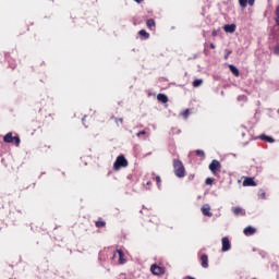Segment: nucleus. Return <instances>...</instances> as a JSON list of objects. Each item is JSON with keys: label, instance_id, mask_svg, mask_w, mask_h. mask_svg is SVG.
<instances>
[{"label": "nucleus", "instance_id": "nucleus-20", "mask_svg": "<svg viewBox=\"0 0 279 279\" xmlns=\"http://www.w3.org/2000/svg\"><path fill=\"white\" fill-rule=\"evenodd\" d=\"M241 8H247V0H239Z\"/></svg>", "mask_w": 279, "mask_h": 279}, {"label": "nucleus", "instance_id": "nucleus-21", "mask_svg": "<svg viewBox=\"0 0 279 279\" xmlns=\"http://www.w3.org/2000/svg\"><path fill=\"white\" fill-rule=\"evenodd\" d=\"M104 226H106L105 221H97L96 222V228H104Z\"/></svg>", "mask_w": 279, "mask_h": 279}, {"label": "nucleus", "instance_id": "nucleus-23", "mask_svg": "<svg viewBox=\"0 0 279 279\" xmlns=\"http://www.w3.org/2000/svg\"><path fill=\"white\" fill-rule=\"evenodd\" d=\"M196 155L201 156V158H204L205 156L204 150H196Z\"/></svg>", "mask_w": 279, "mask_h": 279}, {"label": "nucleus", "instance_id": "nucleus-5", "mask_svg": "<svg viewBox=\"0 0 279 279\" xmlns=\"http://www.w3.org/2000/svg\"><path fill=\"white\" fill-rule=\"evenodd\" d=\"M225 32H227V34H234V32H236V25L235 24H227L223 26Z\"/></svg>", "mask_w": 279, "mask_h": 279}, {"label": "nucleus", "instance_id": "nucleus-28", "mask_svg": "<svg viewBox=\"0 0 279 279\" xmlns=\"http://www.w3.org/2000/svg\"><path fill=\"white\" fill-rule=\"evenodd\" d=\"M256 0H248V5H254V2H255Z\"/></svg>", "mask_w": 279, "mask_h": 279}, {"label": "nucleus", "instance_id": "nucleus-8", "mask_svg": "<svg viewBox=\"0 0 279 279\" xmlns=\"http://www.w3.org/2000/svg\"><path fill=\"white\" fill-rule=\"evenodd\" d=\"M202 213L205 215V217H211L213 213H210V205H204L202 207Z\"/></svg>", "mask_w": 279, "mask_h": 279}, {"label": "nucleus", "instance_id": "nucleus-4", "mask_svg": "<svg viewBox=\"0 0 279 279\" xmlns=\"http://www.w3.org/2000/svg\"><path fill=\"white\" fill-rule=\"evenodd\" d=\"M150 271L151 274H154L155 276H162V274H165V268L158 266V265H153L150 267Z\"/></svg>", "mask_w": 279, "mask_h": 279}, {"label": "nucleus", "instance_id": "nucleus-24", "mask_svg": "<svg viewBox=\"0 0 279 279\" xmlns=\"http://www.w3.org/2000/svg\"><path fill=\"white\" fill-rule=\"evenodd\" d=\"M189 114H190V111H189V109H186V110L183 112V117H184L185 119H187V118H189Z\"/></svg>", "mask_w": 279, "mask_h": 279}, {"label": "nucleus", "instance_id": "nucleus-33", "mask_svg": "<svg viewBox=\"0 0 279 279\" xmlns=\"http://www.w3.org/2000/svg\"><path fill=\"white\" fill-rule=\"evenodd\" d=\"M134 1H136V3H142L143 0H134Z\"/></svg>", "mask_w": 279, "mask_h": 279}, {"label": "nucleus", "instance_id": "nucleus-1", "mask_svg": "<svg viewBox=\"0 0 279 279\" xmlns=\"http://www.w3.org/2000/svg\"><path fill=\"white\" fill-rule=\"evenodd\" d=\"M173 169L177 178H184V175H186V170L184 169V165L182 161H180V159L173 160Z\"/></svg>", "mask_w": 279, "mask_h": 279}, {"label": "nucleus", "instance_id": "nucleus-11", "mask_svg": "<svg viewBox=\"0 0 279 279\" xmlns=\"http://www.w3.org/2000/svg\"><path fill=\"white\" fill-rule=\"evenodd\" d=\"M201 260L202 267H204V269L208 268V255H202Z\"/></svg>", "mask_w": 279, "mask_h": 279}, {"label": "nucleus", "instance_id": "nucleus-25", "mask_svg": "<svg viewBox=\"0 0 279 279\" xmlns=\"http://www.w3.org/2000/svg\"><path fill=\"white\" fill-rule=\"evenodd\" d=\"M275 53H276V56H279V45H277V46L275 47Z\"/></svg>", "mask_w": 279, "mask_h": 279}, {"label": "nucleus", "instance_id": "nucleus-14", "mask_svg": "<svg viewBox=\"0 0 279 279\" xmlns=\"http://www.w3.org/2000/svg\"><path fill=\"white\" fill-rule=\"evenodd\" d=\"M229 69L231 71V73H233V75H235V77H239V69H236V66L230 64Z\"/></svg>", "mask_w": 279, "mask_h": 279}, {"label": "nucleus", "instance_id": "nucleus-13", "mask_svg": "<svg viewBox=\"0 0 279 279\" xmlns=\"http://www.w3.org/2000/svg\"><path fill=\"white\" fill-rule=\"evenodd\" d=\"M4 143H14V137L12 136V133H8L4 138Z\"/></svg>", "mask_w": 279, "mask_h": 279}, {"label": "nucleus", "instance_id": "nucleus-9", "mask_svg": "<svg viewBox=\"0 0 279 279\" xmlns=\"http://www.w3.org/2000/svg\"><path fill=\"white\" fill-rule=\"evenodd\" d=\"M243 186H256V182L252 178H246L243 181Z\"/></svg>", "mask_w": 279, "mask_h": 279}, {"label": "nucleus", "instance_id": "nucleus-35", "mask_svg": "<svg viewBox=\"0 0 279 279\" xmlns=\"http://www.w3.org/2000/svg\"><path fill=\"white\" fill-rule=\"evenodd\" d=\"M121 123H123V119H120Z\"/></svg>", "mask_w": 279, "mask_h": 279}, {"label": "nucleus", "instance_id": "nucleus-27", "mask_svg": "<svg viewBox=\"0 0 279 279\" xmlns=\"http://www.w3.org/2000/svg\"><path fill=\"white\" fill-rule=\"evenodd\" d=\"M144 134H145V131H141L137 133V136L141 137V136H144Z\"/></svg>", "mask_w": 279, "mask_h": 279}, {"label": "nucleus", "instance_id": "nucleus-7", "mask_svg": "<svg viewBox=\"0 0 279 279\" xmlns=\"http://www.w3.org/2000/svg\"><path fill=\"white\" fill-rule=\"evenodd\" d=\"M118 256H119V264L120 265H125V254L121 250H117Z\"/></svg>", "mask_w": 279, "mask_h": 279}, {"label": "nucleus", "instance_id": "nucleus-15", "mask_svg": "<svg viewBox=\"0 0 279 279\" xmlns=\"http://www.w3.org/2000/svg\"><path fill=\"white\" fill-rule=\"evenodd\" d=\"M232 210L235 215H245V213H243V209L241 207H233Z\"/></svg>", "mask_w": 279, "mask_h": 279}, {"label": "nucleus", "instance_id": "nucleus-29", "mask_svg": "<svg viewBox=\"0 0 279 279\" xmlns=\"http://www.w3.org/2000/svg\"><path fill=\"white\" fill-rule=\"evenodd\" d=\"M157 184H160V177H156Z\"/></svg>", "mask_w": 279, "mask_h": 279}, {"label": "nucleus", "instance_id": "nucleus-34", "mask_svg": "<svg viewBox=\"0 0 279 279\" xmlns=\"http://www.w3.org/2000/svg\"><path fill=\"white\" fill-rule=\"evenodd\" d=\"M262 197H265V192L262 193Z\"/></svg>", "mask_w": 279, "mask_h": 279}, {"label": "nucleus", "instance_id": "nucleus-10", "mask_svg": "<svg viewBox=\"0 0 279 279\" xmlns=\"http://www.w3.org/2000/svg\"><path fill=\"white\" fill-rule=\"evenodd\" d=\"M255 233H256V229L254 227H246L244 229V234L246 236H250V235L255 234Z\"/></svg>", "mask_w": 279, "mask_h": 279}, {"label": "nucleus", "instance_id": "nucleus-6", "mask_svg": "<svg viewBox=\"0 0 279 279\" xmlns=\"http://www.w3.org/2000/svg\"><path fill=\"white\" fill-rule=\"evenodd\" d=\"M231 245L228 238H222V252H229Z\"/></svg>", "mask_w": 279, "mask_h": 279}, {"label": "nucleus", "instance_id": "nucleus-22", "mask_svg": "<svg viewBox=\"0 0 279 279\" xmlns=\"http://www.w3.org/2000/svg\"><path fill=\"white\" fill-rule=\"evenodd\" d=\"M13 141L15 142V145L19 147L21 145V138L19 137H13Z\"/></svg>", "mask_w": 279, "mask_h": 279}, {"label": "nucleus", "instance_id": "nucleus-19", "mask_svg": "<svg viewBox=\"0 0 279 279\" xmlns=\"http://www.w3.org/2000/svg\"><path fill=\"white\" fill-rule=\"evenodd\" d=\"M140 36H144L145 38H149V33H147V31L142 29L140 31Z\"/></svg>", "mask_w": 279, "mask_h": 279}, {"label": "nucleus", "instance_id": "nucleus-32", "mask_svg": "<svg viewBox=\"0 0 279 279\" xmlns=\"http://www.w3.org/2000/svg\"><path fill=\"white\" fill-rule=\"evenodd\" d=\"M210 49H215V44H210Z\"/></svg>", "mask_w": 279, "mask_h": 279}, {"label": "nucleus", "instance_id": "nucleus-2", "mask_svg": "<svg viewBox=\"0 0 279 279\" xmlns=\"http://www.w3.org/2000/svg\"><path fill=\"white\" fill-rule=\"evenodd\" d=\"M121 167H128V159L123 156H119L113 165V169L119 171Z\"/></svg>", "mask_w": 279, "mask_h": 279}, {"label": "nucleus", "instance_id": "nucleus-18", "mask_svg": "<svg viewBox=\"0 0 279 279\" xmlns=\"http://www.w3.org/2000/svg\"><path fill=\"white\" fill-rule=\"evenodd\" d=\"M146 25H147V27H149V29H151V27L156 26V22H154V20H148Z\"/></svg>", "mask_w": 279, "mask_h": 279}, {"label": "nucleus", "instance_id": "nucleus-26", "mask_svg": "<svg viewBox=\"0 0 279 279\" xmlns=\"http://www.w3.org/2000/svg\"><path fill=\"white\" fill-rule=\"evenodd\" d=\"M206 184H213V179L210 178L206 179Z\"/></svg>", "mask_w": 279, "mask_h": 279}, {"label": "nucleus", "instance_id": "nucleus-16", "mask_svg": "<svg viewBox=\"0 0 279 279\" xmlns=\"http://www.w3.org/2000/svg\"><path fill=\"white\" fill-rule=\"evenodd\" d=\"M259 138L260 141H267V143H274V140L267 135H260Z\"/></svg>", "mask_w": 279, "mask_h": 279}, {"label": "nucleus", "instance_id": "nucleus-12", "mask_svg": "<svg viewBox=\"0 0 279 279\" xmlns=\"http://www.w3.org/2000/svg\"><path fill=\"white\" fill-rule=\"evenodd\" d=\"M157 99H158V101H161V104H167V101H169V98H167V95H165V94H159L157 96Z\"/></svg>", "mask_w": 279, "mask_h": 279}, {"label": "nucleus", "instance_id": "nucleus-31", "mask_svg": "<svg viewBox=\"0 0 279 279\" xmlns=\"http://www.w3.org/2000/svg\"><path fill=\"white\" fill-rule=\"evenodd\" d=\"M230 53H232V51H228V53H227V56L225 57L226 58V60H228V56H230Z\"/></svg>", "mask_w": 279, "mask_h": 279}, {"label": "nucleus", "instance_id": "nucleus-30", "mask_svg": "<svg viewBox=\"0 0 279 279\" xmlns=\"http://www.w3.org/2000/svg\"><path fill=\"white\" fill-rule=\"evenodd\" d=\"M211 36H217V31H213Z\"/></svg>", "mask_w": 279, "mask_h": 279}, {"label": "nucleus", "instance_id": "nucleus-3", "mask_svg": "<svg viewBox=\"0 0 279 279\" xmlns=\"http://www.w3.org/2000/svg\"><path fill=\"white\" fill-rule=\"evenodd\" d=\"M221 169V162H219L218 160H213L211 163L209 165V170L211 171V173H217V171H219Z\"/></svg>", "mask_w": 279, "mask_h": 279}, {"label": "nucleus", "instance_id": "nucleus-17", "mask_svg": "<svg viewBox=\"0 0 279 279\" xmlns=\"http://www.w3.org/2000/svg\"><path fill=\"white\" fill-rule=\"evenodd\" d=\"M203 82H204V81H202V80H199V78L195 80V81L193 82L194 88H197V87L202 86Z\"/></svg>", "mask_w": 279, "mask_h": 279}]
</instances>
